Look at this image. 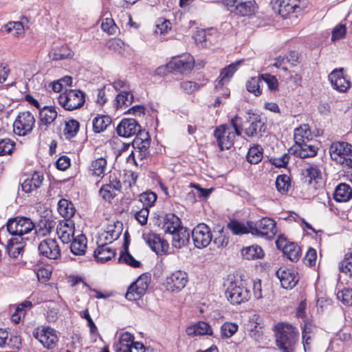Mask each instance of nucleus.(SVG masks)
Returning a JSON list of instances; mask_svg holds the SVG:
<instances>
[{"instance_id":"obj_42","label":"nucleus","mask_w":352,"mask_h":352,"mask_svg":"<svg viewBox=\"0 0 352 352\" xmlns=\"http://www.w3.org/2000/svg\"><path fill=\"white\" fill-rule=\"evenodd\" d=\"M107 169V160L103 157H99L91 162L90 171L93 175L102 177Z\"/></svg>"},{"instance_id":"obj_12","label":"nucleus","mask_w":352,"mask_h":352,"mask_svg":"<svg viewBox=\"0 0 352 352\" xmlns=\"http://www.w3.org/2000/svg\"><path fill=\"white\" fill-rule=\"evenodd\" d=\"M195 65L193 57L189 54L173 57L167 64V68L180 73L189 72Z\"/></svg>"},{"instance_id":"obj_37","label":"nucleus","mask_w":352,"mask_h":352,"mask_svg":"<svg viewBox=\"0 0 352 352\" xmlns=\"http://www.w3.org/2000/svg\"><path fill=\"white\" fill-rule=\"evenodd\" d=\"M70 245L71 252L76 255H82L85 254L87 248V239L82 235H78L76 238L72 239Z\"/></svg>"},{"instance_id":"obj_59","label":"nucleus","mask_w":352,"mask_h":352,"mask_svg":"<svg viewBox=\"0 0 352 352\" xmlns=\"http://www.w3.org/2000/svg\"><path fill=\"white\" fill-rule=\"evenodd\" d=\"M118 261L119 263H126L134 267H139L140 264V263L136 261L127 251L120 254Z\"/></svg>"},{"instance_id":"obj_4","label":"nucleus","mask_w":352,"mask_h":352,"mask_svg":"<svg viewBox=\"0 0 352 352\" xmlns=\"http://www.w3.org/2000/svg\"><path fill=\"white\" fill-rule=\"evenodd\" d=\"M332 160L337 164L352 168V145L346 142H336L329 148Z\"/></svg>"},{"instance_id":"obj_20","label":"nucleus","mask_w":352,"mask_h":352,"mask_svg":"<svg viewBox=\"0 0 352 352\" xmlns=\"http://www.w3.org/2000/svg\"><path fill=\"white\" fill-rule=\"evenodd\" d=\"M140 131V126L135 119H123L116 128L118 135L124 138H129L138 134Z\"/></svg>"},{"instance_id":"obj_26","label":"nucleus","mask_w":352,"mask_h":352,"mask_svg":"<svg viewBox=\"0 0 352 352\" xmlns=\"http://www.w3.org/2000/svg\"><path fill=\"white\" fill-rule=\"evenodd\" d=\"M116 256V250L108 243H101L94 251V257L98 263L107 262Z\"/></svg>"},{"instance_id":"obj_8","label":"nucleus","mask_w":352,"mask_h":352,"mask_svg":"<svg viewBox=\"0 0 352 352\" xmlns=\"http://www.w3.org/2000/svg\"><path fill=\"white\" fill-rule=\"evenodd\" d=\"M34 228V223L30 218L17 217L7 223V230L12 235L23 236L30 233Z\"/></svg>"},{"instance_id":"obj_36","label":"nucleus","mask_w":352,"mask_h":352,"mask_svg":"<svg viewBox=\"0 0 352 352\" xmlns=\"http://www.w3.org/2000/svg\"><path fill=\"white\" fill-rule=\"evenodd\" d=\"M58 211L65 219H71L75 214L76 209L71 201L62 199L58 201Z\"/></svg>"},{"instance_id":"obj_14","label":"nucleus","mask_w":352,"mask_h":352,"mask_svg":"<svg viewBox=\"0 0 352 352\" xmlns=\"http://www.w3.org/2000/svg\"><path fill=\"white\" fill-rule=\"evenodd\" d=\"M148 279L147 276H141L132 283L126 293V298L129 300H139L148 289Z\"/></svg>"},{"instance_id":"obj_9","label":"nucleus","mask_w":352,"mask_h":352,"mask_svg":"<svg viewBox=\"0 0 352 352\" xmlns=\"http://www.w3.org/2000/svg\"><path fill=\"white\" fill-rule=\"evenodd\" d=\"M33 336L48 349L54 348L58 340L56 331L53 328L46 326L35 329Z\"/></svg>"},{"instance_id":"obj_52","label":"nucleus","mask_w":352,"mask_h":352,"mask_svg":"<svg viewBox=\"0 0 352 352\" xmlns=\"http://www.w3.org/2000/svg\"><path fill=\"white\" fill-rule=\"evenodd\" d=\"M157 195L151 191L142 193L139 197L140 201L143 204L144 208L151 207L157 200Z\"/></svg>"},{"instance_id":"obj_58","label":"nucleus","mask_w":352,"mask_h":352,"mask_svg":"<svg viewBox=\"0 0 352 352\" xmlns=\"http://www.w3.org/2000/svg\"><path fill=\"white\" fill-rule=\"evenodd\" d=\"M101 28L109 34H114L116 32L117 26L112 18L107 17L102 20Z\"/></svg>"},{"instance_id":"obj_61","label":"nucleus","mask_w":352,"mask_h":352,"mask_svg":"<svg viewBox=\"0 0 352 352\" xmlns=\"http://www.w3.org/2000/svg\"><path fill=\"white\" fill-rule=\"evenodd\" d=\"M23 250V247L17 244V243H14L12 239L8 241L7 245V252L10 256L12 258H16Z\"/></svg>"},{"instance_id":"obj_34","label":"nucleus","mask_w":352,"mask_h":352,"mask_svg":"<svg viewBox=\"0 0 352 352\" xmlns=\"http://www.w3.org/2000/svg\"><path fill=\"white\" fill-rule=\"evenodd\" d=\"M312 135L308 125L304 124L295 129L294 141L296 144L308 143Z\"/></svg>"},{"instance_id":"obj_40","label":"nucleus","mask_w":352,"mask_h":352,"mask_svg":"<svg viewBox=\"0 0 352 352\" xmlns=\"http://www.w3.org/2000/svg\"><path fill=\"white\" fill-rule=\"evenodd\" d=\"M41 122L45 125L50 124L57 117V112L53 107H44L39 113Z\"/></svg>"},{"instance_id":"obj_15","label":"nucleus","mask_w":352,"mask_h":352,"mask_svg":"<svg viewBox=\"0 0 352 352\" xmlns=\"http://www.w3.org/2000/svg\"><path fill=\"white\" fill-rule=\"evenodd\" d=\"M276 276L282 287L287 289L294 287L299 280L298 274L294 270L285 267H280L276 271Z\"/></svg>"},{"instance_id":"obj_41","label":"nucleus","mask_w":352,"mask_h":352,"mask_svg":"<svg viewBox=\"0 0 352 352\" xmlns=\"http://www.w3.org/2000/svg\"><path fill=\"white\" fill-rule=\"evenodd\" d=\"M79 122L74 119H69L65 122L63 135L66 139L75 137L79 130Z\"/></svg>"},{"instance_id":"obj_25","label":"nucleus","mask_w":352,"mask_h":352,"mask_svg":"<svg viewBox=\"0 0 352 352\" xmlns=\"http://www.w3.org/2000/svg\"><path fill=\"white\" fill-rule=\"evenodd\" d=\"M121 184L120 181H114L110 184L102 185L99 193L101 197L106 201L111 202V200L120 191Z\"/></svg>"},{"instance_id":"obj_51","label":"nucleus","mask_w":352,"mask_h":352,"mask_svg":"<svg viewBox=\"0 0 352 352\" xmlns=\"http://www.w3.org/2000/svg\"><path fill=\"white\" fill-rule=\"evenodd\" d=\"M340 270L352 278V252L345 255L344 260L340 263Z\"/></svg>"},{"instance_id":"obj_19","label":"nucleus","mask_w":352,"mask_h":352,"mask_svg":"<svg viewBox=\"0 0 352 352\" xmlns=\"http://www.w3.org/2000/svg\"><path fill=\"white\" fill-rule=\"evenodd\" d=\"M329 80L333 89L340 92H346L351 86L349 79L343 74V69L333 70L329 75Z\"/></svg>"},{"instance_id":"obj_30","label":"nucleus","mask_w":352,"mask_h":352,"mask_svg":"<svg viewBox=\"0 0 352 352\" xmlns=\"http://www.w3.org/2000/svg\"><path fill=\"white\" fill-rule=\"evenodd\" d=\"M180 224L181 221L179 217L170 213L164 217L162 228L165 233L171 234L182 227Z\"/></svg>"},{"instance_id":"obj_44","label":"nucleus","mask_w":352,"mask_h":352,"mask_svg":"<svg viewBox=\"0 0 352 352\" xmlns=\"http://www.w3.org/2000/svg\"><path fill=\"white\" fill-rule=\"evenodd\" d=\"M142 146L138 147V149L135 150V152L132 153L131 154V155H133V160L134 161V163L136 165H138L137 160L142 161L143 160L146 159L149 155V142L146 140L144 141H142Z\"/></svg>"},{"instance_id":"obj_24","label":"nucleus","mask_w":352,"mask_h":352,"mask_svg":"<svg viewBox=\"0 0 352 352\" xmlns=\"http://www.w3.org/2000/svg\"><path fill=\"white\" fill-rule=\"evenodd\" d=\"M240 64L241 61H237L229 65L221 70L219 79L216 81L214 86V88L217 90L222 88L224 85L227 84L230 81V79L236 71Z\"/></svg>"},{"instance_id":"obj_47","label":"nucleus","mask_w":352,"mask_h":352,"mask_svg":"<svg viewBox=\"0 0 352 352\" xmlns=\"http://www.w3.org/2000/svg\"><path fill=\"white\" fill-rule=\"evenodd\" d=\"M263 158V149L259 146L251 147L247 155V160L251 164H258Z\"/></svg>"},{"instance_id":"obj_10","label":"nucleus","mask_w":352,"mask_h":352,"mask_svg":"<svg viewBox=\"0 0 352 352\" xmlns=\"http://www.w3.org/2000/svg\"><path fill=\"white\" fill-rule=\"evenodd\" d=\"M34 123V117L30 112H21L13 123L14 132L18 135H25L32 131Z\"/></svg>"},{"instance_id":"obj_3","label":"nucleus","mask_w":352,"mask_h":352,"mask_svg":"<svg viewBox=\"0 0 352 352\" xmlns=\"http://www.w3.org/2000/svg\"><path fill=\"white\" fill-rule=\"evenodd\" d=\"M225 296L232 305H239L250 298V291L240 279L228 278L226 284Z\"/></svg>"},{"instance_id":"obj_11","label":"nucleus","mask_w":352,"mask_h":352,"mask_svg":"<svg viewBox=\"0 0 352 352\" xmlns=\"http://www.w3.org/2000/svg\"><path fill=\"white\" fill-rule=\"evenodd\" d=\"M191 234L194 245L197 248H206L212 241V235L210 229L204 223L197 225Z\"/></svg>"},{"instance_id":"obj_43","label":"nucleus","mask_w":352,"mask_h":352,"mask_svg":"<svg viewBox=\"0 0 352 352\" xmlns=\"http://www.w3.org/2000/svg\"><path fill=\"white\" fill-rule=\"evenodd\" d=\"M54 226V224L52 221L44 219L41 220L36 226L34 225V230L38 236H45L51 232Z\"/></svg>"},{"instance_id":"obj_63","label":"nucleus","mask_w":352,"mask_h":352,"mask_svg":"<svg viewBox=\"0 0 352 352\" xmlns=\"http://www.w3.org/2000/svg\"><path fill=\"white\" fill-rule=\"evenodd\" d=\"M72 55V50L67 46H62L60 49L55 51L54 58L61 60L67 58Z\"/></svg>"},{"instance_id":"obj_45","label":"nucleus","mask_w":352,"mask_h":352,"mask_svg":"<svg viewBox=\"0 0 352 352\" xmlns=\"http://www.w3.org/2000/svg\"><path fill=\"white\" fill-rule=\"evenodd\" d=\"M262 83L261 76L253 77L249 80L246 83L247 90L254 94L256 96H258L262 94V89H261V84Z\"/></svg>"},{"instance_id":"obj_38","label":"nucleus","mask_w":352,"mask_h":352,"mask_svg":"<svg viewBox=\"0 0 352 352\" xmlns=\"http://www.w3.org/2000/svg\"><path fill=\"white\" fill-rule=\"evenodd\" d=\"M111 123V118L108 116H98L92 120L93 130L96 133L104 131Z\"/></svg>"},{"instance_id":"obj_27","label":"nucleus","mask_w":352,"mask_h":352,"mask_svg":"<svg viewBox=\"0 0 352 352\" xmlns=\"http://www.w3.org/2000/svg\"><path fill=\"white\" fill-rule=\"evenodd\" d=\"M291 151L296 157L304 159L316 156L318 148L307 143L297 144L291 148Z\"/></svg>"},{"instance_id":"obj_28","label":"nucleus","mask_w":352,"mask_h":352,"mask_svg":"<svg viewBox=\"0 0 352 352\" xmlns=\"http://www.w3.org/2000/svg\"><path fill=\"white\" fill-rule=\"evenodd\" d=\"M172 234V245L175 248H181L189 242L190 231L186 228H179Z\"/></svg>"},{"instance_id":"obj_33","label":"nucleus","mask_w":352,"mask_h":352,"mask_svg":"<svg viewBox=\"0 0 352 352\" xmlns=\"http://www.w3.org/2000/svg\"><path fill=\"white\" fill-rule=\"evenodd\" d=\"M333 197L338 202L348 201L352 197V189L345 183L340 184L335 189Z\"/></svg>"},{"instance_id":"obj_39","label":"nucleus","mask_w":352,"mask_h":352,"mask_svg":"<svg viewBox=\"0 0 352 352\" xmlns=\"http://www.w3.org/2000/svg\"><path fill=\"white\" fill-rule=\"evenodd\" d=\"M133 101V96L130 91H122L116 98L115 105L117 109L126 108Z\"/></svg>"},{"instance_id":"obj_7","label":"nucleus","mask_w":352,"mask_h":352,"mask_svg":"<svg viewBox=\"0 0 352 352\" xmlns=\"http://www.w3.org/2000/svg\"><path fill=\"white\" fill-rule=\"evenodd\" d=\"M248 226L250 232L254 235L265 236L271 239L276 232L274 221L270 218H263L256 222H250Z\"/></svg>"},{"instance_id":"obj_29","label":"nucleus","mask_w":352,"mask_h":352,"mask_svg":"<svg viewBox=\"0 0 352 352\" xmlns=\"http://www.w3.org/2000/svg\"><path fill=\"white\" fill-rule=\"evenodd\" d=\"M43 176L39 173L35 172L24 180L21 184L22 190L25 192H31L38 189L42 184Z\"/></svg>"},{"instance_id":"obj_56","label":"nucleus","mask_w":352,"mask_h":352,"mask_svg":"<svg viewBox=\"0 0 352 352\" xmlns=\"http://www.w3.org/2000/svg\"><path fill=\"white\" fill-rule=\"evenodd\" d=\"M15 143L8 138L0 140V155L10 154L14 148Z\"/></svg>"},{"instance_id":"obj_23","label":"nucleus","mask_w":352,"mask_h":352,"mask_svg":"<svg viewBox=\"0 0 352 352\" xmlns=\"http://www.w3.org/2000/svg\"><path fill=\"white\" fill-rule=\"evenodd\" d=\"M122 232V224L119 222L113 225H109L107 229L101 233L99 237V242L111 243L118 239Z\"/></svg>"},{"instance_id":"obj_2","label":"nucleus","mask_w":352,"mask_h":352,"mask_svg":"<svg viewBox=\"0 0 352 352\" xmlns=\"http://www.w3.org/2000/svg\"><path fill=\"white\" fill-rule=\"evenodd\" d=\"M241 120L239 116H235L230 121L231 126L222 124L215 129L214 135L221 151L229 149L233 145L235 136L241 134Z\"/></svg>"},{"instance_id":"obj_49","label":"nucleus","mask_w":352,"mask_h":352,"mask_svg":"<svg viewBox=\"0 0 352 352\" xmlns=\"http://www.w3.org/2000/svg\"><path fill=\"white\" fill-rule=\"evenodd\" d=\"M290 186V179L286 175H278L276 180V187L277 190L281 193L285 194L288 191Z\"/></svg>"},{"instance_id":"obj_60","label":"nucleus","mask_w":352,"mask_h":352,"mask_svg":"<svg viewBox=\"0 0 352 352\" xmlns=\"http://www.w3.org/2000/svg\"><path fill=\"white\" fill-rule=\"evenodd\" d=\"M262 82L264 81L270 91H276L278 87V82L277 78L271 74H263L261 75Z\"/></svg>"},{"instance_id":"obj_35","label":"nucleus","mask_w":352,"mask_h":352,"mask_svg":"<svg viewBox=\"0 0 352 352\" xmlns=\"http://www.w3.org/2000/svg\"><path fill=\"white\" fill-rule=\"evenodd\" d=\"M241 255L244 259L255 260L264 256V252L261 247L253 245L241 250Z\"/></svg>"},{"instance_id":"obj_31","label":"nucleus","mask_w":352,"mask_h":352,"mask_svg":"<svg viewBox=\"0 0 352 352\" xmlns=\"http://www.w3.org/2000/svg\"><path fill=\"white\" fill-rule=\"evenodd\" d=\"M186 331L188 336H191L212 334V329L210 325L204 321H199L193 325L189 326Z\"/></svg>"},{"instance_id":"obj_46","label":"nucleus","mask_w":352,"mask_h":352,"mask_svg":"<svg viewBox=\"0 0 352 352\" xmlns=\"http://www.w3.org/2000/svg\"><path fill=\"white\" fill-rule=\"evenodd\" d=\"M6 31L13 36L19 37L24 34V28L21 22L11 21L6 25Z\"/></svg>"},{"instance_id":"obj_21","label":"nucleus","mask_w":352,"mask_h":352,"mask_svg":"<svg viewBox=\"0 0 352 352\" xmlns=\"http://www.w3.org/2000/svg\"><path fill=\"white\" fill-rule=\"evenodd\" d=\"M56 233L63 243H69L74 239V223L72 219H65L59 222Z\"/></svg>"},{"instance_id":"obj_57","label":"nucleus","mask_w":352,"mask_h":352,"mask_svg":"<svg viewBox=\"0 0 352 352\" xmlns=\"http://www.w3.org/2000/svg\"><path fill=\"white\" fill-rule=\"evenodd\" d=\"M80 316L85 319H86L87 322V325L89 328V332L91 336L96 337L97 336H99L98 328L96 326L94 322L93 321L92 318H91L88 309H85L80 312Z\"/></svg>"},{"instance_id":"obj_1","label":"nucleus","mask_w":352,"mask_h":352,"mask_svg":"<svg viewBox=\"0 0 352 352\" xmlns=\"http://www.w3.org/2000/svg\"><path fill=\"white\" fill-rule=\"evenodd\" d=\"M276 343L281 352H294L298 340V329L289 323L278 322L274 326Z\"/></svg>"},{"instance_id":"obj_6","label":"nucleus","mask_w":352,"mask_h":352,"mask_svg":"<svg viewBox=\"0 0 352 352\" xmlns=\"http://www.w3.org/2000/svg\"><path fill=\"white\" fill-rule=\"evenodd\" d=\"M278 14L283 18H297L307 7L308 0H278Z\"/></svg>"},{"instance_id":"obj_18","label":"nucleus","mask_w":352,"mask_h":352,"mask_svg":"<svg viewBox=\"0 0 352 352\" xmlns=\"http://www.w3.org/2000/svg\"><path fill=\"white\" fill-rule=\"evenodd\" d=\"M40 254L50 259H56L60 256V250L56 239H46L38 245Z\"/></svg>"},{"instance_id":"obj_13","label":"nucleus","mask_w":352,"mask_h":352,"mask_svg":"<svg viewBox=\"0 0 352 352\" xmlns=\"http://www.w3.org/2000/svg\"><path fill=\"white\" fill-rule=\"evenodd\" d=\"M278 249L281 250L285 256L293 262L297 261L301 256V249L296 243L289 242L284 236H278L276 241Z\"/></svg>"},{"instance_id":"obj_55","label":"nucleus","mask_w":352,"mask_h":352,"mask_svg":"<svg viewBox=\"0 0 352 352\" xmlns=\"http://www.w3.org/2000/svg\"><path fill=\"white\" fill-rule=\"evenodd\" d=\"M228 227L234 234H243L250 232L249 226L236 221L229 223Z\"/></svg>"},{"instance_id":"obj_16","label":"nucleus","mask_w":352,"mask_h":352,"mask_svg":"<svg viewBox=\"0 0 352 352\" xmlns=\"http://www.w3.org/2000/svg\"><path fill=\"white\" fill-rule=\"evenodd\" d=\"M142 238L151 249L157 254L164 253L168 249V243L153 232H144Z\"/></svg>"},{"instance_id":"obj_5","label":"nucleus","mask_w":352,"mask_h":352,"mask_svg":"<svg viewBox=\"0 0 352 352\" xmlns=\"http://www.w3.org/2000/svg\"><path fill=\"white\" fill-rule=\"evenodd\" d=\"M85 96V94L80 90H66L60 94L58 102L65 110L73 111L80 108L84 104Z\"/></svg>"},{"instance_id":"obj_48","label":"nucleus","mask_w":352,"mask_h":352,"mask_svg":"<svg viewBox=\"0 0 352 352\" xmlns=\"http://www.w3.org/2000/svg\"><path fill=\"white\" fill-rule=\"evenodd\" d=\"M314 327L311 322H305L302 332V344L305 351L307 349H309V344L311 340V334L314 332Z\"/></svg>"},{"instance_id":"obj_64","label":"nucleus","mask_w":352,"mask_h":352,"mask_svg":"<svg viewBox=\"0 0 352 352\" xmlns=\"http://www.w3.org/2000/svg\"><path fill=\"white\" fill-rule=\"evenodd\" d=\"M213 243L218 248H223L228 245V239L224 234L223 229L219 230L217 235H214Z\"/></svg>"},{"instance_id":"obj_54","label":"nucleus","mask_w":352,"mask_h":352,"mask_svg":"<svg viewBox=\"0 0 352 352\" xmlns=\"http://www.w3.org/2000/svg\"><path fill=\"white\" fill-rule=\"evenodd\" d=\"M133 336L129 332H124L120 334L119 338L120 349L124 351V349H127L128 347L133 344Z\"/></svg>"},{"instance_id":"obj_32","label":"nucleus","mask_w":352,"mask_h":352,"mask_svg":"<svg viewBox=\"0 0 352 352\" xmlns=\"http://www.w3.org/2000/svg\"><path fill=\"white\" fill-rule=\"evenodd\" d=\"M256 4L254 0H240L236 7L235 13L241 16H251L254 14Z\"/></svg>"},{"instance_id":"obj_22","label":"nucleus","mask_w":352,"mask_h":352,"mask_svg":"<svg viewBox=\"0 0 352 352\" xmlns=\"http://www.w3.org/2000/svg\"><path fill=\"white\" fill-rule=\"evenodd\" d=\"M246 120L250 123V126L245 128V134L250 138L257 136L263 126L261 116L258 114L248 112Z\"/></svg>"},{"instance_id":"obj_17","label":"nucleus","mask_w":352,"mask_h":352,"mask_svg":"<svg viewBox=\"0 0 352 352\" xmlns=\"http://www.w3.org/2000/svg\"><path fill=\"white\" fill-rule=\"evenodd\" d=\"M187 282V274L183 271L177 270L166 278L165 284L168 290L178 292L184 288Z\"/></svg>"},{"instance_id":"obj_53","label":"nucleus","mask_w":352,"mask_h":352,"mask_svg":"<svg viewBox=\"0 0 352 352\" xmlns=\"http://www.w3.org/2000/svg\"><path fill=\"white\" fill-rule=\"evenodd\" d=\"M238 330V325L233 322H225L221 328V336L223 338L232 337Z\"/></svg>"},{"instance_id":"obj_62","label":"nucleus","mask_w":352,"mask_h":352,"mask_svg":"<svg viewBox=\"0 0 352 352\" xmlns=\"http://www.w3.org/2000/svg\"><path fill=\"white\" fill-rule=\"evenodd\" d=\"M337 297L344 304L352 305V289H344L339 291L337 294Z\"/></svg>"},{"instance_id":"obj_50","label":"nucleus","mask_w":352,"mask_h":352,"mask_svg":"<svg viewBox=\"0 0 352 352\" xmlns=\"http://www.w3.org/2000/svg\"><path fill=\"white\" fill-rule=\"evenodd\" d=\"M302 174L309 178V182L313 179L316 180L321 177L320 169L316 164H309L308 166L303 170Z\"/></svg>"}]
</instances>
